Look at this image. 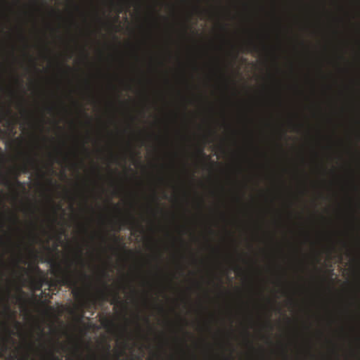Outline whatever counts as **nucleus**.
<instances>
[{
    "mask_svg": "<svg viewBox=\"0 0 360 360\" xmlns=\"http://www.w3.org/2000/svg\"><path fill=\"white\" fill-rule=\"evenodd\" d=\"M4 184L6 185V186H10L11 185V182L8 180H5L4 182Z\"/></svg>",
    "mask_w": 360,
    "mask_h": 360,
    "instance_id": "20",
    "label": "nucleus"
},
{
    "mask_svg": "<svg viewBox=\"0 0 360 360\" xmlns=\"http://www.w3.org/2000/svg\"><path fill=\"white\" fill-rule=\"evenodd\" d=\"M246 48L247 51L249 52L259 53L260 51V48L259 47V46L254 43H250Z\"/></svg>",
    "mask_w": 360,
    "mask_h": 360,
    "instance_id": "8",
    "label": "nucleus"
},
{
    "mask_svg": "<svg viewBox=\"0 0 360 360\" xmlns=\"http://www.w3.org/2000/svg\"><path fill=\"white\" fill-rule=\"evenodd\" d=\"M285 360H288V354H287L286 351H285Z\"/></svg>",
    "mask_w": 360,
    "mask_h": 360,
    "instance_id": "26",
    "label": "nucleus"
},
{
    "mask_svg": "<svg viewBox=\"0 0 360 360\" xmlns=\"http://www.w3.org/2000/svg\"><path fill=\"white\" fill-rule=\"evenodd\" d=\"M10 219L13 221L15 224H18L19 223V217L16 213H12Z\"/></svg>",
    "mask_w": 360,
    "mask_h": 360,
    "instance_id": "12",
    "label": "nucleus"
},
{
    "mask_svg": "<svg viewBox=\"0 0 360 360\" xmlns=\"http://www.w3.org/2000/svg\"><path fill=\"white\" fill-rule=\"evenodd\" d=\"M131 290L133 293H136V290H135L134 286L131 285Z\"/></svg>",
    "mask_w": 360,
    "mask_h": 360,
    "instance_id": "25",
    "label": "nucleus"
},
{
    "mask_svg": "<svg viewBox=\"0 0 360 360\" xmlns=\"http://www.w3.org/2000/svg\"><path fill=\"white\" fill-rule=\"evenodd\" d=\"M41 347L44 351V354L43 355V360H63V359L60 358L58 355L55 354L53 351L47 350L44 345H42Z\"/></svg>",
    "mask_w": 360,
    "mask_h": 360,
    "instance_id": "6",
    "label": "nucleus"
},
{
    "mask_svg": "<svg viewBox=\"0 0 360 360\" xmlns=\"http://www.w3.org/2000/svg\"><path fill=\"white\" fill-rule=\"evenodd\" d=\"M37 165V159L35 157L30 156L27 160V162L23 164L20 168L19 171L15 173V184L16 186H20L22 183L18 181V178L20 173L27 174L29 172V166H34Z\"/></svg>",
    "mask_w": 360,
    "mask_h": 360,
    "instance_id": "2",
    "label": "nucleus"
},
{
    "mask_svg": "<svg viewBox=\"0 0 360 360\" xmlns=\"http://www.w3.org/2000/svg\"><path fill=\"white\" fill-rule=\"evenodd\" d=\"M103 290H101L100 291V295L102 297V298L105 299L108 296V285L106 283V281H103Z\"/></svg>",
    "mask_w": 360,
    "mask_h": 360,
    "instance_id": "9",
    "label": "nucleus"
},
{
    "mask_svg": "<svg viewBox=\"0 0 360 360\" xmlns=\"http://www.w3.org/2000/svg\"><path fill=\"white\" fill-rule=\"evenodd\" d=\"M81 360H83V359H81Z\"/></svg>",
    "mask_w": 360,
    "mask_h": 360,
    "instance_id": "34",
    "label": "nucleus"
},
{
    "mask_svg": "<svg viewBox=\"0 0 360 360\" xmlns=\"http://www.w3.org/2000/svg\"><path fill=\"white\" fill-rule=\"evenodd\" d=\"M79 260L81 261L82 264H84V260L82 258V251H80V255H79Z\"/></svg>",
    "mask_w": 360,
    "mask_h": 360,
    "instance_id": "19",
    "label": "nucleus"
},
{
    "mask_svg": "<svg viewBox=\"0 0 360 360\" xmlns=\"http://www.w3.org/2000/svg\"><path fill=\"white\" fill-rule=\"evenodd\" d=\"M82 148H83L85 151H87V152H88V148H86L84 146V143H82Z\"/></svg>",
    "mask_w": 360,
    "mask_h": 360,
    "instance_id": "23",
    "label": "nucleus"
},
{
    "mask_svg": "<svg viewBox=\"0 0 360 360\" xmlns=\"http://www.w3.org/2000/svg\"><path fill=\"white\" fill-rule=\"evenodd\" d=\"M13 319V323L15 324V328H19V327H20V323L18 322V321L15 320V319H14V318H13V319Z\"/></svg>",
    "mask_w": 360,
    "mask_h": 360,
    "instance_id": "14",
    "label": "nucleus"
},
{
    "mask_svg": "<svg viewBox=\"0 0 360 360\" xmlns=\"http://www.w3.org/2000/svg\"><path fill=\"white\" fill-rule=\"evenodd\" d=\"M6 218V215L4 212H2L0 210V229L3 231V229L5 226V220Z\"/></svg>",
    "mask_w": 360,
    "mask_h": 360,
    "instance_id": "10",
    "label": "nucleus"
},
{
    "mask_svg": "<svg viewBox=\"0 0 360 360\" xmlns=\"http://www.w3.org/2000/svg\"><path fill=\"white\" fill-rule=\"evenodd\" d=\"M109 352H108L104 358L103 360H109Z\"/></svg>",
    "mask_w": 360,
    "mask_h": 360,
    "instance_id": "21",
    "label": "nucleus"
},
{
    "mask_svg": "<svg viewBox=\"0 0 360 360\" xmlns=\"http://www.w3.org/2000/svg\"><path fill=\"white\" fill-rule=\"evenodd\" d=\"M22 262V255L20 251H18V254L17 255V259L14 263V267L20 269L24 273H27V270L25 268L20 267L19 266V263Z\"/></svg>",
    "mask_w": 360,
    "mask_h": 360,
    "instance_id": "7",
    "label": "nucleus"
},
{
    "mask_svg": "<svg viewBox=\"0 0 360 360\" xmlns=\"http://www.w3.org/2000/svg\"><path fill=\"white\" fill-rule=\"evenodd\" d=\"M67 69H68L69 70H71L70 67V66H67Z\"/></svg>",
    "mask_w": 360,
    "mask_h": 360,
    "instance_id": "32",
    "label": "nucleus"
},
{
    "mask_svg": "<svg viewBox=\"0 0 360 360\" xmlns=\"http://www.w3.org/2000/svg\"><path fill=\"white\" fill-rule=\"evenodd\" d=\"M103 276H105V277H107V276H108L109 275H108V273H106V272H103Z\"/></svg>",
    "mask_w": 360,
    "mask_h": 360,
    "instance_id": "29",
    "label": "nucleus"
},
{
    "mask_svg": "<svg viewBox=\"0 0 360 360\" xmlns=\"http://www.w3.org/2000/svg\"><path fill=\"white\" fill-rule=\"evenodd\" d=\"M6 314L8 316V319H11V315L10 314V307L8 305H6Z\"/></svg>",
    "mask_w": 360,
    "mask_h": 360,
    "instance_id": "13",
    "label": "nucleus"
},
{
    "mask_svg": "<svg viewBox=\"0 0 360 360\" xmlns=\"http://www.w3.org/2000/svg\"><path fill=\"white\" fill-rule=\"evenodd\" d=\"M125 224L131 226V229H141V224L139 219H136L135 217L129 213L124 220Z\"/></svg>",
    "mask_w": 360,
    "mask_h": 360,
    "instance_id": "4",
    "label": "nucleus"
},
{
    "mask_svg": "<svg viewBox=\"0 0 360 360\" xmlns=\"http://www.w3.org/2000/svg\"><path fill=\"white\" fill-rule=\"evenodd\" d=\"M34 271H37V273H40V274H42V271L41 270L39 269V266H36L34 268Z\"/></svg>",
    "mask_w": 360,
    "mask_h": 360,
    "instance_id": "18",
    "label": "nucleus"
},
{
    "mask_svg": "<svg viewBox=\"0 0 360 360\" xmlns=\"http://www.w3.org/2000/svg\"><path fill=\"white\" fill-rule=\"evenodd\" d=\"M84 58H88V53L86 51H84Z\"/></svg>",
    "mask_w": 360,
    "mask_h": 360,
    "instance_id": "28",
    "label": "nucleus"
},
{
    "mask_svg": "<svg viewBox=\"0 0 360 360\" xmlns=\"http://www.w3.org/2000/svg\"><path fill=\"white\" fill-rule=\"evenodd\" d=\"M53 112V108L52 107H49L48 108V112Z\"/></svg>",
    "mask_w": 360,
    "mask_h": 360,
    "instance_id": "22",
    "label": "nucleus"
},
{
    "mask_svg": "<svg viewBox=\"0 0 360 360\" xmlns=\"http://www.w3.org/2000/svg\"><path fill=\"white\" fill-rule=\"evenodd\" d=\"M0 327L2 328L6 335L10 337L12 334H15L14 329L11 328L8 320L0 319Z\"/></svg>",
    "mask_w": 360,
    "mask_h": 360,
    "instance_id": "5",
    "label": "nucleus"
},
{
    "mask_svg": "<svg viewBox=\"0 0 360 360\" xmlns=\"http://www.w3.org/2000/svg\"><path fill=\"white\" fill-rule=\"evenodd\" d=\"M120 297L118 292H114V295L112 296L110 303L111 304L120 303Z\"/></svg>",
    "mask_w": 360,
    "mask_h": 360,
    "instance_id": "11",
    "label": "nucleus"
},
{
    "mask_svg": "<svg viewBox=\"0 0 360 360\" xmlns=\"http://www.w3.org/2000/svg\"><path fill=\"white\" fill-rule=\"evenodd\" d=\"M9 293H10V290H9V289H8V290H6V294H7L8 295H9Z\"/></svg>",
    "mask_w": 360,
    "mask_h": 360,
    "instance_id": "30",
    "label": "nucleus"
},
{
    "mask_svg": "<svg viewBox=\"0 0 360 360\" xmlns=\"http://www.w3.org/2000/svg\"><path fill=\"white\" fill-rule=\"evenodd\" d=\"M18 248H20V243H18L17 245H16Z\"/></svg>",
    "mask_w": 360,
    "mask_h": 360,
    "instance_id": "31",
    "label": "nucleus"
},
{
    "mask_svg": "<svg viewBox=\"0 0 360 360\" xmlns=\"http://www.w3.org/2000/svg\"><path fill=\"white\" fill-rule=\"evenodd\" d=\"M0 264L4 266V265L6 264L5 262H4L3 259H0Z\"/></svg>",
    "mask_w": 360,
    "mask_h": 360,
    "instance_id": "24",
    "label": "nucleus"
},
{
    "mask_svg": "<svg viewBox=\"0 0 360 360\" xmlns=\"http://www.w3.org/2000/svg\"><path fill=\"white\" fill-rule=\"evenodd\" d=\"M108 327H113L114 323L111 320H106Z\"/></svg>",
    "mask_w": 360,
    "mask_h": 360,
    "instance_id": "16",
    "label": "nucleus"
},
{
    "mask_svg": "<svg viewBox=\"0 0 360 360\" xmlns=\"http://www.w3.org/2000/svg\"><path fill=\"white\" fill-rule=\"evenodd\" d=\"M45 282H46V278L44 276L30 277V284L35 290H41Z\"/></svg>",
    "mask_w": 360,
    "mask_h": 360,
    "instance_id": "3",
    "label": "nucleus"
},
{
    "mask_svg": "<svg viewBox=\"0 0 360 360\" xmlns=\"http://www.w3.org/2000/svg\"><path fill=\"white\" fill-rule=\"evenodd\" d=\"M113 239H114V241L116 243H120V238L117 236V235H114L113 236Z\"/></svg>",
    "mask_w": 360,
    "mask_h": 360,
    "instance_id": "15",
    "label": "nucleus"
},
{
    "mask_svg": "<svg viewBox=\"0 0 360 360\" xmlns=\"http://www.w3.org/2000/svg\"><path fill=\"white\" fill-rule=\"evenodd\" d=\"M103 242L106 243V238L104 236L101 237Z\"/></svg>",
    "mask_w": 360,
    "mask_h": 360,
    "instance_id": "27",
    "label": "nucleus"
},
{
    "mask_svg": "<svg viewBox=\"0 0 360 360\" xmlns=\"http://www.w3.org/2000/svg\"><path fill=\"white\" fill-rule=\"evenodd\" d=\"M80 276H81L82 277H83L85 280H86V278H88V276H87V274H86V273H85V272H84V271H81V272H80Z\"/></svg>",
    "mask_w": 360,
    "mask_h": 360,
    "instance_id": "17",
    "label": "nucleus"
},
{
    "mask_svg": "<svg viewBox=\"0 0 360 360\" xmlns=\"http://www.w3.org/2000/svg\"><path fill=\"white\" fill-rule=\"evenodd\" d=\"M61 284L72 289V294L77 302L84 308H89L91 302L84 288L78 285L76 273L72 271L71 264L65 270L61 269Z\"/></svg>",
    "mask_w": 360,
    "mask_h": 360,
    "instance_id": "1",
    "label": "nucleus"
},
{
    "mask_svg": "<svg viewBox=\"0 0 360 360\" xmlns=\"http://www.w3.org/2000/svg\"><path fill=\"white\" fill-rule=\"evenodd\" d=\"M15 80H16V81H19V79H18V77H17V78L15 79Z\"/></svg>",
    "mask_w": 360,
    "mask_h": 360,
    "instance_id": "33",
    "label": "nucleus"
}]
</instances>
